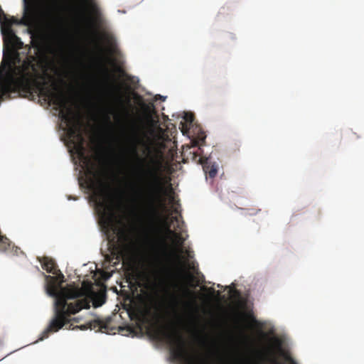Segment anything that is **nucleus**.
<instances>
[{"mask_svg":"<svg viewBox=\"0 0 364 364\" xmlns=\"http://www.w3.org/2000/svg\"><path fill=\"white\" fill-rule=\"evenodd\" d=\"M39 261L43 269L48 273L57 275V277H53L42 273L47 282V293L55 299L54 316L43 332L41 338L43 339L68 324L71 321L70 318L71 315L77 314L83 309H90L91 301L90 298L85 296L84 290L78 287H61L64 276L58 269L54 259L43 257Z\"/></svg>","mask_w":364,"mask_h":364,"instance_id":"obj_1","label":"nucleus"},{"mask_svg":"<svg viewBox=\"0 0 364 364\" xmlns=\"http://www.w3.org/2000/svg\"><path fill=\"white\" fill-rule=\"evenodd\" d=\"M153 176V184L151 186V194L146 210V220L149 224V232L151 234V242L154 247H163L165 252V241L161 238L162 228L164 231L175 238L176 243L181 246L185 242V238L180 234L171 229V224L168 222V217L163 218L162 209L166 208V200L161 196L164 188L161 186L159 177Z\"/></svg>","mask_w":364,"mask_h":364,"instance_id":"obj_2","label":"nucleus"},{"mask_svg":"<svg viewBox=\"0 0 364 364\" xmlns=\"http://www.w3.org/2000/svg\"><path fill=\"white\" fill-rule=\"evenodd\" d=\"M2 23L6 27L5 30L11 28L13 25H21L29 28H35L41 25L45 31L55 39L63 41L65 36L63 20L53 9L47 8L46 12H39L34 3L28 0H23V12L21 18L7 16Z\"/></svg>","mask_w":364,"mask_h":364,"instance_id":"obj_3","label":"nucleus"},{"mask_svg":"<svg viewBox=\"0 0 364 364\" xmlns=\"http://www.w3.org/2000/svg\"><path fill=\"white\" fill-rule=\"evenodd\" d=\"M128 139L130 142L131 153L137 162V166H134L132 169V173H134L133 176H139V174L136 175V173H140V176H142L143 178L146 179V189H141V186H140L139 188V186H136L139 185V183H132L130 185V190L132 191L133 196H135V198L137 199V201H139L140 204L142 205L143 213L146 219V210L150 200V195L151 194V186L154 183L153 175L159 177V183L164 188L161 196L164 200V196L166 193V191L162 183L161 178L157 170L154 167L151 168L149 166H147L145 159L140 157L138 154L137 145L141 142V139L139 137V128L135 123H132L131 124Z\"/></svg>","mask_w":364,"mask_h":364,"instance_id":"obj_4","label":"nucleus"},{"mask_svg":"<svg viewBox=\"0 0 364 364\" xmlns=\"http://www.w3.org/2000/svg\"><path fill=\"white\" fill-rule=\"evenodd\" d=\"M155 337L170 346V351L173 359L183 364H206L197 355L191 354L183 336L177 331H168L164 327H158L154 331Z\"/></svg>","mask_w":364,"mask_h":364,"instance_id":"obj_5","label":"nucleus"},{"mask_svg":"<svg viewBox=\"0 0 364 364\" xmlns=\"http://www.w3.org/2000/svg\"><path fill=\"white\" fill-rule=\"evenodd\" d=\"M205 136L202 134L200 136L198 137V139L193 141L194 146H198V150L196 151H193V159L196 161H198L199 164L203 165V168L205 173L208 175V176L211 178H215L218 173L217 166L215 165H210L208 162V159L205 157L200 156V146H203L205 144Z\"/></svg>","mask_w":364,"mask_h":364,"instance_id":"obj_6","label":"nucleus"},{"mask_svg":"<svg viewBox=\"0 0 364 364\" xmlns=\"http://www.w3.org/2000/svg\"><path fill=\"white\" fill-rule=\"evenodd\" d=\"M85 6L88 16L86 18L87 21L92 26H95L100 22L102 13L100 8L95 0H81Z\"/></svg>","mask_w":364,"mask_h":364,"instance_id":"obj_7","label":"nucleus"},{"mask_svg":"<svg viewBox=\"0 0 364 364\" xmlns=\"http://www.w3.org/2000/svg\"><path fill=\"white\" fill-rule=\"evenodd\" d=\"M172 275L173 272L171 267L167 266L161 267L155 274L156 285L159 287H161L166 293L169 294L170 289L168 287V281Z\"/></svg>","mask_w":364,"mask_h":364,"instance_id":"obj_8","label":"nucleus"},{"mask_svg":"<svg viewBox=\"0 0 364 364\" xmlns=\"http://www.w3.org/2000/svg\"><path fill=\"white\" fill-rule=\"evenodd\" d=\"M4 43L5 46L11 47L13 50H19L23 48V43L21 38L18 37L15 32L11 29L3 31Z\"/></svg>","mask_w":364,"mask_h":364,"instance_id":"obj_9","label":"nucleus"},{"mask_svg":"<svg viewBox=\"0 0 364 364\" xmlns=\"http://www.w3.org/2000/svg\"><path fill=\"white\" fill-rule=\"evenodd\" d=\"M106 301L105 291L95 293L92 298V304L95 307L101 306Z\"/></svg>","mask_w":364,"mask_h":364,"instance_id":"obj_10","label":"nucleus"},{"mask_svg":"<svg viewBox=\"0 0 364 364\" xmlns=\"http://www.w3.org/2000/svg\"><path fill=\"white\" fill-rule=\"evenodd\" d=\"M184 119H185V122H181V125L182 126L181 132H183V134L188 133V132L190 129V126L191 125V124L193 123V122L194 120V117L192 114H186L184 117Z\"/></svg>","mask_w":364,"mask_h":364,"instance_id":"obj_11","label":"nucleus"},{"mask_svg":"<svg viewBox=\"0 0 364 364\" xmlns=\"http://www.w3.org/2000/svg\"><path fill=\"white\" fill-rule=\"evenodd\" d=\"M167 210V207L166 206V208L165 209H162V215H163V218H164L165 217H168V222L171 225L172 223H181V221L179 220L178 219V216H172L170 219H169V217L168 215H164V213Z\"/></svg>","mask_w":364,"mask_h":364,"instance_id":"obj_12","label":"nucleus"},{"mask_svg":"<svg viewBox=\"0 0 364 364\" xmlns=\"http://www.w3.org/2000/svg\"><path fill=\"white\" fill-rule=\"evenodd\" d=\"M184 294L188 296H193L194 295V293L188 288L184 289Z\"/></svg>","mask_w":364,"mask_h":364,"instance_id":"obj_13","label":"nucleus"},{"mask_svg":"<svg viewBox=\"0 0 364 364\" xmlns=\"http://www.w3.org/2000/svg\"><path fill=\"white\" fill-rule=\"evenodd\" d=\"M171 296L172 301H173V302L174 304V306H176L178 304V297L176 296V295L173 294H171Z\"/></svg>","mask_w":364,"mask_h":364,"instance_id":"obj_14","label":"nucleus"},{"mask_svg":"<svg viewBox=\"0 0 364 364\" xmlns=\"http://www.w3.org/2000/svg\"><path fill=\"white\" fill-rule=\"evenodd\" d=\"M271 341H272L273 344L277 346H279L281 345V343L277 338H275V337L272 338Z\"/></svg>","mask_w":364,"mask_h":364,"instance_id":"obj_15","label":"nucleus"},{"mask_svg":"<svg viewBox=\"0 0 364 364\" xmlns=\"http://www.w3.org/2000/svg\"><path fill=\"white\" fill-rule=\"evenodd\" d=\"M183 223H184L183 221H181V223H176V229L177 230H179V231L182 230L183 226Z\"/></svg>","mask_w":364,"mask_h":364,"instance_id":"obj_16","label":"nucleus"},{"mask_svg":"<svg viewBox=\"0 0 364 364\" xmlns=\"http://www.w3.org/2000/svg\"><path fill=\"white\" fill-rule=\"evenodd\" d=\"M250 210L251 212L250 213V215H256L257 213L260 211V209L252 208Z\"/></svg>","mask_w":364,"mask_h":364,"instance_id":"obj_17","label":"nucleus"},{"mask_svg":"<svg viewBox=\"0 0 364 364\" xmlns=\"http://www.w3.org/2000/svg\"><path fill=\"white\" fill-rule=\"evenodd\" d=\"M288 360H289V361L291 362V364H296V363L293 359H291V358H288ZM274 364H279V363H278L276 361H274Z\"/></svg>","mask_w":364,"mask_h":364,"instance_id":"obj_18","label":"nucleus"},{"mask_svg":"<svg viewBox=\"0 0 364 364\" xmlns=\"http://www.w3.org/2000/svg\"><path fill=\"white\" fill-rule=\"evenodd\" d=\"M173 212H174L175 213H179V211H178V208H175L173 209Z\"/></svg>","mask_w":364,"mask_h":364,"instance_id":"obj_19","label":"nucleus"},{"mask_svg":"<svg viewBox=\"0 0 364 364\" xmlns=\"http://www.w3.org/2000/svg\"><path fill=\"white\" fill-rule=\"evenodd\" d=\"M106 117H107V119L108 121H110L109 115V114H107V116H106Z\"/></svg>","mask_w":364,"mask_h":364,"instance_id":"obj_20","label":"nucleus"},{"mask_svg":"<svg viewBox=\"0 0 364 364\" xmlns=\"http://www.w3.org/2000/svg\"><path fill=\"white\" fill-rule=\"evenodd\" d=\"M102 94V92H100V99H102V97H103V95Z\"/></svg>","mask_w":364,"mask_h":364,"instance_id":"obj_21","label":"nucleus"},{"mask_svg":"<svg viewBox=\"0 0 364 364\" xmlns=\"http://www.w3.org/2000/svg\"><path fill=\"white\" fill-rule=\"evenodd\" d=\"M262 336L267 337V335L264 333H262Z\"/></svg>","mask_w":364,"mask_h":364,"instance_id":"obj_22","label":"nucleus"},{"mask_svg":"<svg viewBox=\"0 0 364 364\" xmlns=\"http://www.w3.org/2000/svg\"><path fill=\"white\" fill-rule=\"evenodd\" d=\"M191 304H192L191 303H186L187 306H191Z\"/></svg>","mask_w":364,"mask_h":364,"instance_id":"obj_23","label":"nucleus"},{"mask_svg":"<svg viewBox=\"0 0 364 364\" xmlns=\"http://www.w3.org/2000/svg\"><path fill=\"white\" fill-rule=\"evenodd\" d=\"M210 290L212 291H214V289H213V288H210Z\"/></svg>","mask_w":364,"mask_h":364,"instance_id":"obj_24","label":"nucleus"},{"mask_svg":"<svg viewBox=\"0 0 364 364\" xmlns=\"http://www.w3.org/2000/svg\"><path fill=\"white\" fill-rule=\"evenodd\" d=\"M171 200H173V199H174V198H173V196H171Z\"/></svg>","mask_w":364,"mask_h":364,"instance_id":"obj_25","label":"nucleus"}]
</instances>
